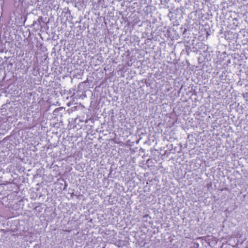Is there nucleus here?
<instances>
[{
    "mask_svg": "<svg viewBox=\"0 0 248 248\" xmlns=\"http://www.w3.org/2000/svg\"><path fill=\"white\" fill-rule=\"evenodd\" d=\"M42 19V17H39V18H38V20H37V22H38L39 23H40V20Z\"/></svg>",
    "mask_w": 248,
    "mask_h": 248,
    "instance_id": "1",
    "label": "nucleus"
},
{
    "mask_svg": "<svg viewBox=\"0 0 248 248\" xmlns=\"http://www.w3.org/2000/svg\"><path fill=\"white\" fill-rule=\"evenodd\" d=\"M168 154H169V152L167 150L165 151V153H164V155H168Z\"/></svg>",
    "mask_w": 248,
    "mask_h": 248,
    "instance_id": "2",
    "label": "nucleus"
},
{
    "mask_svg": "<svg viewBox=\"0 0 248 248\" xmlns=\"http://www.w3.org/2000/svg\"><path fill=\"white\" fill-rule=\"evenodd\" d=\"M37 23V21H34L33 23V25H35V24H36Z\"/></svg>",
    "mask_w": 248,
    "mask_h": 248,
    "instance_id": "3",
    "label": "nucleus"
}]
</instances>
